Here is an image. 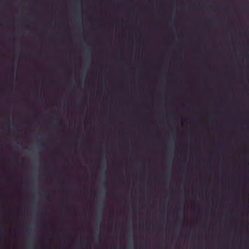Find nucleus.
<instances>
[{
	"instance_id": "1",
	"label": "nucleus",
	"mask_w": 249,
	"mask_h": 249,
	"mask_svg": "<svg viewBox=\"0 0 249 249\" xmlns=\"http://www.w3.org/2000/svg\"><path fill=\"white\" fill-rule=\"evenodd\" d=\"M44 164L46 166L49 167V164L48 163L45 162Z\"/></svg>"
}]
</instances>
